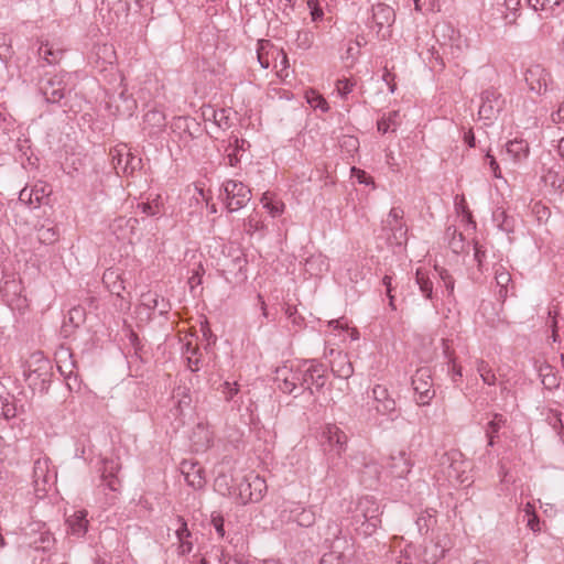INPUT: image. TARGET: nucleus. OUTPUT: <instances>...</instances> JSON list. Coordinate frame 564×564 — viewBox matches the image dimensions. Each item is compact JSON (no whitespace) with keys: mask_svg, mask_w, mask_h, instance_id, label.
I'll list each match as a JSON object with an SVG mask.
<instances>
[{"mask_svg":"<svg viewBox=\"0 0 564 564\" xmlns=\"http://www.w3.org/2000/svg\"><path fill=\"white\" fill-rule=\"evenodd\" d=\"M127 151L128 149L126 145H119L110 150L111 164L117 175L123 174Z\"/></svg>","mask_w":564,"mask_h":564,"instance_id":"39","label":"nucleus"},{"mask_svg":"<svg viewBox=\"0 0 564 564\" xmlns=\"http://www.w3.org/2000/svg\"><path fill=\"white\" fill-rule=\"evenodd\" d=\"M50 193L51 189L43 183L35 184L32 187L25 186L20 191L19 200L29 207L37 208L45 203Z\"/></svg>","mask_w":564,"mask_h":564,"instance_id":"18","label":"nucleus"},{"mask_svg":"<svg viewBox=\"0 0 564 564\" xmlns=\"http://www.w3.org/2000/svg\"><path fill=\"white\" fill-rule=\"evenodd\" d=\"M315 264H324V260L322 259L321 256L318 257H311L310 259H307L306 261V271L310 272L312 275H317L322 272V269H318V271H314V265Z\"/></svg>","mask_w":564,"mask_h":564,"instance_id":"60","label":"nucleus"},{"mask_svg":"<svg viewBox=\"0 0 564 564\" xmlns=\"http://www.w3.org/2000/svg\"><path fill=\"white\" fill-rule=\"evenodd\" d=\"M324 536H325V542L329 543V547L333 544H336L337 541H348L345 536H341L340 524L335 520L329 521L327 523Z\"/></svg>","mask_w":564,"mask_h":564,"instance_id":"40","label":"nucleus"},{"mask_svg":"<svg viewBox=\"0 0 564 564\" xmlns=\"http://www.w3.org/2000/svg\"><path fill=\"white\" fill-rule=\"evenodd\" d=\"M436 511L434 509H426L417 517L415 523L420 532H427L429 529L436 522Z\"/></svg>","mask_w":564,"mask_h":564,"instance_id":"43","label":"nucleus"},{"mask_svg":"<svg viewBox=\"0 0 564 564\" xmlns=\"http://www.w3.org/2000/svg\"><path fill=\"white\" fill-rule=\"evenodd\" d=\"M434 36L438 43L448 50V53L455 59H462L471 48V42L455 29L449 22L443 21L435 25Z\"/></svg>","mask_w":564,"mask_h":564,"instance_id":"2","label":"nucleus"},{"mask_svg":"<svg viewBox=\"0 0 564 564\" xmlns=\"http://www.w3.org/2000/svg\"><path fill=\"white\" fill-rule=\"evenodd\" d=\"M524 79L529 89L538 95L545 93L552 83L550 73L540 64L530 65L525 70Z\"/></svg>","mask_w":564,"mask_h":564,"instance_id":"12","label":"nucleus"},{"mask_svg":"<svg viewBox=\"0 0 564 564\" xmlns=\"http://www.w3.org/2000/svg\"><path fill=\"white\" fill-rule=\"evenodd\" d=\"M164 119H165L164 115L161 111H156V110L149 111L145 115V120L149 121V122L152 121L156 126H163L164 124Z\"/></svg>","mask_w":564,"mask_h":564,"instance_id":"63","label":"nucleus"},{"mask_svg":"<svg viewBox=\"0 0 564 564\" xmlns=\"http://www.w3.org/2000/svg\"><path fill=\"white\" fill-rule=\"evenodd\" d=\"M481 102L478 115L480 119L492 120L502 108L503 100L501 95L495 88H488L481 93Z\"/></svg>","mask_w":564,"mask_h":564,"instance_id":"14","label":"nucleus"},{"mask_svg":"<svg viewBox=\"0 0 564 564\" xmlns=\"http://www.w3.org/2000/svg\"><path fill=\"white\" fill-rule=\"evenodd\" d=\"M192 355L187 356V367L192 372H196L200 369V359L196 357L197 351L192 349Z\"/></svg>","mask_w":564,"mask_h":564,"instance_id":"62","label":"nucleus"},{"mask_svg":"<svg viewBox=\"0 0 564 564\" xmlns=\"http://www.w3.org/2000/svg\"><path fill=\"white\" fill-rule=\"evenodd\" d=\"M495 280L499 288L498 297L505 301L509 294V286L513 290L511 274L502 264H497L495 267Z\"/></svg>","mask_w":564,"mask_h":564,"instance_id":"28","label":"nucleus"},{"mask_svg":"<svg viewBox=\"0 0 564 564\" xmlns=\"http://www.w3.org/2000/svg\"><path fill=\"white\" fill-rule=\"evenodd\" d=\"M102 282L111 294L122 296V292L126 288L120 274L116 270H106L102 275Z\"/></svg>","mask_w":564,"mask_h":564,"instance_id":"32","label":"nucleus"},{"mask_svg":"<svg viewBox=\"0 0 564 564\" xmlns=\"http://www.w3.org/2000/svg\"><path fill=\"white\" fill-rule=\"evenodd\" d=\"M387 468L390 474L395 478H403L411 470V463L406 456V453L399 451L390 455Z\"/></svg>","mask_w":564,"mask_h":564,"instance_id":"22","label":"nucleus"},{"mask_svg":"<svg viewBox=\"0 0 564 564\" xmlns=\"http://www.w3.org/2000/svg\"><path fill=\"white\" fill-rule=\"evenodd\" d=\"M59 238L58 229L53 225H42L37 229V239L43 245H52Z\"/></svg>","mask_w":564,"mask_h":564,"instance_id":"37","label":"nucleus"},{"mask_svg":"<svg viewBox=\"0 0 564 564\" xmlns=\"http://www.w3.org/2000/svg\"><path fill=\"white\" fill-rule=\"evenodd\" d=\"M471 464L458 449H452L441 455L437 473L451 485H469L471 482Z\"/></svg>","mask_w":564,"mask_h":564,"instance_id":"1","label":"nucleus"},{"mask_svg":"<svg viewBox=\"0 0 564 564\" xmlns=\"http://www.w3.org/2000/svg\"><path fill=\"white\" fill-rule=\"evenodd\" d=\"M370 410H373L378 415L387 416L390 420L397 417V403L390 394L387 387L376 384L371 391V402L369 403Z\"/></svg>","mask_w":564,"mask_h":564,"instance_id":"7","label":"nucleus"},{"mask_svg":"<svg viewBox=\"0 0 564 564\" xmlns=\"http://www.w3.org/2000/svg\"><path fill=\"white\" fill-rule=\"evenodd\" d=\"M182 474L185 477V480L187 484L195 488L199 489L203 488L205 485V478L203 476L204 470L202 467L198 466L196 463H187L183 462L181 465Z\"/></svg>","mask_w":564,"mask_h":564,"instance_id":"26","label":"nucleus"},{"mask_svg":"<svg viewBox=\"0 0 564 564\" xmlns=\"http://www.w3.org/2000/svg\"><path fill=\"white\" fill-rule=\"evenodd\" d=\"M275 381L282 392L289 394L294 393V395L297 397L304 391L305 387V378H303L302 375V366L297 367L296 369L288 366L278 368Z\"/></svg>","mask_w":564,"mask_h":564,"instance_id":"5","label":"nucleus"},{"mask_svg":"<svg viewBox=\"0 0 564 564\" xmlns=\"http://www.w3.org/2000/svg\"><path fill=\"white\" fill-rule=\"evenodd\" d=\"M306 99L311 107L321 109L326 112L328 110V104L325 98L315 90L306 93Z\"/></svg>","mask_w":564,"mask_h":564,"instance_id":"49","label":"nucleus"},{"mask_svg":"<svg viewBox=\"0 0 564 564\" xmlns=\"http://www.w3.org/2000/svg\"><path fill=\"white\" fill-rule=\"evenodd\" d=\"M349 541H337L330 546L329 552L325 553L319 564H346L347 552L350 550Z\"/></svg>","mask_w":564,"mask_h":564,"instance_id":"25","label":"nucleus"},{"mask_svg":"<svg viewBox=\"0 0 564 564\" xmlns=\"http://www.w3.org/2000/svg\"><path fill=\"white\" fill-rule=\"evenodd\" d=\"M351 176L356 177L360 184H373V178L370 175H368L364 170L357 169L355 166L351 167Z\"/></svg>","mask_w":564,"mask_h":564,"instance_id":"57","label":"nucleus"},{"mask_svg":"<svg viewBox=\"0 0 564 564\" xmlns=\"http://www.w3.org/2000/svg\"><path fill=\"white\" fill-rule=\"evenodd\" d=\"M322 438L332 451L337 453V455H340L346 451L348 437L346 433L337 425H325L322 432Z\"/></svg>","mask_w":564,"mask_h":564,"instance_id":"19","label":"nucleus"},{"mask_svg":"<svg viewBox=\"0 0 564 564\" xmlns=\"http://www.w3.org/2000/svg\"><path fill=\"white\" fill-rule=\"evenodd\" d=\"M24 377L30 387L36 388L40 386L41 390H44L51 378L50 360L42 352L33 354L26 362Z\"/></svg>","mask_w":564,"mask_h":564,"instance_id":"4","label":"nucleus"},{"mask_svg":"<svg viewBox=\"0 0 564 564\" xmlns=\"http://www.w3.org/2000/svg\"><path fill=\"white\" fill-rule=\"evenodd\" d=\"M415 280L424 297L433 300V282L429 274L422 269H417Z\"/></svg>","mask_w":564,"mask_h":564,"instance_id":"38","label":"nucleus"},{"mask_svg":"<svg viewBox=\"0 0 564 564\" xmlns=\"http://www.w3.org/2000/svg\"><path fill=\"white\" fill-rule=\"evenodd\" d=\"M302 375L305 378L304 390H310L313 394V387L322 389L326 383V366L316 360L304 361L302 365Z\"/></svg>","mask_w":564,"mask_h":564,"instance_id":"11","label":"nucleus"},{"mask_svg":"<svg viewBox=\"0 0 564 564\" xmlns=\"http://www.w3.org/2000/svg\"><path fill=\"white\" fill-rule=\"evenodd\" d=\"M394 19L395 13L391 7L384 3H378L372 6V17L369 28L376 32L378 39L386 40L390 36V29Z\"/></svg>","mask_w":564,"mask_h":564,"instance_id":"8","label":"nucleus"},{"mask_svg":"<svg viewBox=\"0 0 564 564\" xmlns=\"http://www.w3.org/2000/svg\"><path fill=\"white\" fill-rule=\"evenodd\" d=\"M445 546L440 541H425L419 549V563L436 564L445 554Z\"/></svg>","mask_w":564,"mask_h":564,"instance_id":"21","label":"nucleus"},{"mask_svg":"<svg viewBox=\"0 0 564 564\" xmlns=\"http://www.w3.org/2000/svg\"><path fill=\"white\" fill-rule=\"evenodd\" d=\"M55 474L50 470V460L40 458L33 466V485L37 494L46 492L47 486L53 482Z\"/></svg>","mask_w":564,"mask_h":564,"instance_id":"17","label":"nucleus"},{"mask_svg":"<svg viewBox=\"0 0 564 564\" xmlns=\"http://www.w3.org/2000/svg\"><path fill=\"white\" fill-rule=\"evenodd\" d=\"M308 8L311 9V15L313 21H317L323 17V10L317 6L315 0L307 1Z\"/></svg>","mask_w":564,"mask_h":564,"instance_id":"64","label":"nucleus"},{"mask_svg":"<svg viewBox=\"0 0 564 564\" xmlns=\"http://www.w3.org/2000/svg\"><path fill=\"white\" fill-rule=\"evenodd\" d=\"M561 2L562 0H525L527 6L534 11H553Z\"/></svg>","mask_w":564,"mask_h":564,"instance_id":"46","label":"nucleus"},{"mask_svg":"<svg viewBox=\"0 0 564 564\" xmlns=\"http://www.w3.org/2000/svg\"><path fill=\"white\" fill-rule=\"evenodd\" d=\"M212 524L215 528L217 534L219 538L225 536V529H224V518L219 513H213L212 516Z\"/></svg>","mask_w":564,"mask_h":564,"instance_id":"59","label":"nucleus"},{"mask_svg":"<svg viewBox=\"0 0 564 564\" xmlns=\"http://www.w3.org/2000/svg\"><path fill=\"white\" fill-rule=\"evenodd\" d=\"M0 405H1L0 415H2L4 419L10 420L17 415L15 405L12 402H10L8 399L0 398Z\"/></svg>","mask_w":564,"mask_h":564,"instance_id":"53","label":"nucleus"},{"mask_svg":"<svg viewBox=\"0 0 564 564\" xmlns=\"http://www.w3.org/2000/svg\"><path fill=\"white\" fill-rule=\"evenodd\" d=\"M282 518L288 521L296 522L297 525L303 528L312 527L316 521L315 512L312 508H303L300 505H293L290 510L282 511Z\"/></svg>","mask_w":564,"mask_h":564,"instance_id":"20","label":"nucleus"},{"mask_svg":"<svg viewBox=\"0 0 564 564\" xmlns=\"http://www.w3.org/2000/svg\"><path fill=\"white\" fill-rule=\"evenodd\" d=\"M359 508L364 518L361 523L362 532L365 534H372L381 522L380 508L368 497H365L359 501Z\"/></svg>","mask_w":564,"mask_h":564,"instance_id":"15","label":"nucleus"},{"mask_svg":"<svg viewBox=\"0 0 564 564\" xmlns=\"http://www.w3.org/2000/svg\"><path fill=\"white\" fill-rule=\"evenodd\" d=\"M67 73H58L44 77L40 83V90L45 100L51 104L59 102L66 95Z\"/></svg>","mask_w":564,"mask_h":564,"instance_id":"9","label":"nucleus"},{"mask_svg":"<svg viewBox=\"0 0 564 564\" xmlns=\"http://www.w3.org/2000/svg\"><path fill=\"white\" fill-rule=\"evenodd\" d=\"M238 497L242 505L248 502H258L262 499L267 491L265 480L258 476L251 475L245 477L238 485Z\"/></svg>","mask_w":564,"mask_h":564,"instance_id":"10","label":"nucleus"},{"mask_svg":"<svg viewBox=\"0 0 564 564\" xmlns=\"http://www.w3.org/2000/svg\"><path fill=\"white\" fill-rule=\"evenodd\" d=\"M37 54L41 58L47 62V64H57L63 57V50L54 48L48 43H42L37 50Z\"/></svg>","mask_w":564,"mask_h":564,"instance_id":"35","label":"nucleus"},{"mask_svg":"<svg viewBox=\"0 0 564 564\" xmlns=\"http://www.w3.org/2000/svg\"><path fill=\"white\" fill-rule=\"evenodd\" d=\"M435 272H437L440 279L443 281L446 290L448 291V294H452L454 291V284H455L453 276L444 268L435 267Z\"/></svg>","mask_w":564,"mask_h":564,"instance_id":"54","label":"nucleus"},{"mask_svg":"<svg viewBox=\"0 0 564 564\" xmlns=\"http://www.w3.org/2000/svg\"><path fill=\"white\" fill-rule=\"evenodd\" d=\"M142 305L150 311L158 310L160 315L167 314L171 308L170 303L164 297L152 292L142 294Z\"/></svg>","mask_w":564,"mask_h":564,"instance_id":"31","label":"nucleus"},{"mask_svg":"<svg viewBox=\"0 0 564 564\" xmlns=\"http://www.w3.org/2000/svg\"><path fill=\"white\" fill-rule=\"evenodd\" d=\"M227 209L232 213L243 208L251 199V191L240 181L228 180L223 184Z\"/></svg>","mask_w":564,"mask_h":564,"instance_id":"6","label":"nucleus"},{"mask_svg":"<svg viewBox=\"0 0 564 564\" xmlns=\"http://www.w3.org/2000/svg\"><path fill=\"white\" fill-rule=\"evenodd\" d=\"M399 111L393 110L388 115H383L377 122V129L381 133H387L389 131H395V129L400 126Z\"/></svg>","mask_w":564,"mask_h":564,"instance_id":"34","label":"nucleus"},{"mask_svg":"<svg viewBox=\"0 0 564 564\" xmlns=\"http://www.w3.org/2000/svg\"><path fill=\"white\" fill-rule=\"evenodd\" d=\"M261 203L272 217H278L284 212L283 202L269 192L263 194Z\"/></svg>","mask_w":564,"mask_h":564,"instance_id":"36","label":"nucleus"},{"mask_svg":"<svg viewBox=\"0 0 564 564\" xmlns=\"http://www.w3.org/2000/svg\"><path fill=\"white\" fill-rule=\"evenodd\" d=\"M354 86L355 84L347 78L338 79L336 83V89L341 97H345L351 93Z\"/></svg>","mask_w":564,"mask_h":564,"instance_id":"56","label":"nucleus"},{"mask_svg":"<svg viewBox=\"0 0 564 564\" xmlns=\"http://www.w3.org/2000/svg\"><path fill=\"white\" fill-rule=\"evenodd\" d=\"M332 371L334 376L341 379H348L352 376L354 367L346 354L340 351L336 354L332 361Z\"/></svg>","mask_w":564,"mask_h":564,"instance_id":"30","label":"nucleus"},{"mask_svg":"<svg viewBox=\"0 0 564 564\" xmlns=\"http://www.w3.org/2000/svg\"><path fill=\"white\" fill-rule=\"evenodd\" d=\"M506 420L501 414H495L494 419L488 423L486 434H498Z\"/></svg>","mask_w":564,"mask_h":564,"instance_id":"55","label":"nucleus"},{"mask_svg":"<svg viewBox=\"0 0 564 564\" xmlns=\"http://www.w3.org/2000/svg\"><path fill=\"white\" fill-rule=\"evenodd\" d=\"M412 386L416 393V403L427 405L435 395L433 383L427 369H419L412 378Z\"/></svg>","mask_w":564,"mask_h":564,"instance_id":"13","label":"nucleus"},{"mask_svg":"<svg viewBox=\"0 0 564 564\" xmlns=\"http://www.w3.org/2000/svg\"><path fill=\"white\" fill-rule=\"evenodd\" d=\"M285 315L291 324L295 327V330L302 327L304 323V318L297 314V310L295 306L288 305L285 308Z\"/></svg>","mask_w":564,"mask_h":564,"instance_id":"52","label":"nucleus"},{"mask_svg":"<svg viewBox=\"0 0 564 564\" xmlns=\"http://www.w3.org/2000/svg\"><path fill=\"white\" fill-rule=\"evenodd\" d=\"M404 210L400 206L392 207L382 220V232L389 245L402 246L408 241V225Z\"/></svg>","mask_w":564,"mask_h":564,"instance_id":"3","label":"nucleus"},{"mask_svg":"<svg viewBox=\"0 0 564 564\" xmlns=\"http://www.w3.org/2000/svg\"><path fill=\"white\" fill-rule=\"evenodd\" d=\"M503 154L514 163L521 162L529 154V144L524 140H511L506 144Z\"/></svg>","mask_w":564,"mask_h":564,"instance_id":"29","label":"nucleus"},{"mask_svg":"<svg viewBox=\"0 0 564 564\" xmlns=\"http://www.w3.org/2000/svg\"><path fill=\"white\" fill-rule=\"evenodd\" d=\"M314 41V35L308 30H302L297 32L295 44L301 50H308Z\"/></svg>","mask_w":564,"mask_h":564,"instance_id":"50","label":"nucleus"},{"mask_svg":"<svg viewBox=\"0 0 564 564\" xmlns=\"http://www.w3.org/2000/svg\"><path fill=\"white\" fill-rule=\"evenodd\" d=\"M173 399H177L176 409L177 411H180V413H182L185 408H188L192 402V398L188 393V390L186 388L181 387H178L174 391Z\"/></svg>","mask_w":564,"mask_h":564,"instance_id":"47","label":"nucleus"},{"mask_svg":"<svg viewBox=\"0 0 564 564\" xmlns=\"http://www.w3.org/2000/svg\"><path fill=\"white\" fill-rule=\"evenodd\" d=\"M2 295L9 305H13L14 297L21 292V283L17 280H8L2 286Z\"/></svg>","mask_w":564,"mask_h":564,"instance_id":"42","label":"nucleus"},{"mask_svg":"<svg viewBox=\"0 0 564 564\" xmlns=\"http://www.w3.org/2000/svg\"><path fill=\"white\" fill-rule=\"evenodd\" d=\"M142 167L141 158L132 154L129 150L127 151L124 166H123V175L133 174L137 170Z\"/></svg>","mask_w":564,"mask_h":564,"instance_id":"48","label":"nucleus"},{"mask_svg":"<svg viewBox=\"0 0 564 564\" xmlns=\"http://www.w3.org/2000/svg\"><path fill=\"white\" fill-rule=\"evenodd\" d=\"M176 522L178 524L175 535L178 541L177 553L180 555H185L192 552L193 543L189 541L192 536L191 531L187 528V523L183 517H177Z\"/></svg>","mask_w":564,"mask_h":564,"instance_id":"27","label":"nucleus"},{"mask_svg":"<svg viewBox=\"0 0 564 564\" xmlns=\"http://www.w3.org/2000/svg\"><path fill=\"white\" fill-rule=\"evenodd\" d=\"M539 376L542 384L549 390H555L560 387V377L554 367L549 364H543L539 368Z\"/></svg>","mask_w":564,"mask_h":564,"instance_id":"33","label":"nucleus"},{"mask_svg":"<svg viewBox=\"0 0 564 564\" xmlns=\"http://www.w3.org/2000/svg\"><path fill=\"white\" fill-rule=\"evenodd\" d=\"M419 550L414 547L412 544H408L402 551H401V557L397 564H413L414 561L419 562Z\"/></svg>","mask_w":564,"mask_h":564,"instance_id":"51","label":"nucleus"},{"mask_svg":"<svg viewBox=\"0 0 564 564\" xmlns=\"http://www.w3.org/2000/svg\"><path fill=\"white\" fill-rule=\"evenodd\" d=\"M217 391L223 395V398L229 402L234 400L235 395L239 392V384L237 381H224L217 387Z\"/></svg>","mask_w":564,"mask_h":564,"instance_id":"45","label":"nucleus"},{"mask_svg":"<svg viewBox=\"0 0 564 564\" xmlns=\"http://www.w3.org/2000/svg\"><path fill=\"white\" fill-rule=\"evenodd\" d=\"M476 370L479 373L484 383H486L488 386L496 384L497 377H496L492 368L489 366V364L486 360L477 359L476 360Z\"/></svg>","mask_w":564,"mask_h":564,"instance_id":"41","label":"nucleus"},{"mask_svg":"<svg viewBox=\"0 0 564 564\" xmlns=\"http://www.w3.org/2000/svg\"><path fill=\"white\" fill-rule=\"evenodd\" d=\"M87 516L86 510H76L73 514H69L66 518L67 532L74 536L83 538L88 530Z\"/></svg>","mask_w":564,"mask_h":564,"instance_id":"23","label":"nucleus"},{"mask_svg":"<svg viewBox=\"0 0 564 564\" xmlns=\"http://www.w3.org/2000/svg\"><path fill=\"white\" fill-rule=\"evenodd\" d=\"M447 236L451 237L448 241L449 248L455 253H460L464 251L465 248V238L462 232H458L456 228H448L447 229Z\"/></svg>","mask_w":564,"mask_h":564,"instance_id":"44","label":"nucleus"},{"mask_svg":"<svg viewBox=\"0 0 564 564\" xmlns=\"http://www.w3.org/2000/svg\"><path fill=\"white\" fill-rule=\"evenodd\" d=\"M10 40L7 34H0V58L6 59L10 54Z\"/></svg>","mask_w":564,"mask_h":564,"instance_id":"61","label":"nucleus"},{"mask_svg":"<svg viewBox=\"0 0 564 564\" xmlns=\"http://www.w3.org/2000/svg\"><path fill=\"white\" fill-rule=\"evenodd\" d=\"M485 258H486V251L482 250L481 246H479L476 242L474 246V259L477 262V267L480 272H484Z\"/></svg>","mask_w":564,"mask_h":564,"instance_id":"58","label":"nucleus"},{"mask_svg":"<svg viewBox=\"0 0 564 564\" xmlns=\"http://www.w3.org/2000/svg\"><path fill=\"white\" fill-rule=\"evenodd\" d=\"M279 54H281V48L275 47L271 41L263 39L258 41L257 58L262 68H269L272 59L279 58Z\"/></svg>","mask_w":564,"mask_h":564,"instance_id":"24","label":"nucleus"},{"mask_svg":"<svg viewBox=\"0 0 564 564\" xmlns=\"http://www.w3.org/2000/svg\"><path fill=\"white\" fill-rule=\"evenodd\" d=\"M120 469L121 465L118 459H104L100 476V486L104 487L105 489H109L112 492H119L121 489V480L118 476Z\"/></svg>","mask_w":564,"mask_h":564,"instance_id":"16","label":"nucleus"}]
</instances>
